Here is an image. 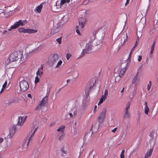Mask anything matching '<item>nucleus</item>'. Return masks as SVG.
<instances>
[{
  "label": "nucleus",
  "instance_id": "1",
  "mask_svg": "<svg viewBox=\"0 0 158 158\" xmlns=\"http://www.w3.org/2000/svg\"><path fill=\"white\" fill-rule=\"evenodd\" d=\"M19 58L23 62L25 61V58H24L22 52L18 51L10 53L8 60L10 62H12L17 61Z\"/></svg>",
  "mask_w": 158,
  "mask_h": 158
},
{
  "label": "nucleus",
  "instance_id": "2",
  "mask_svg": "<svg viewBox=\"0 0 158 158\" xmlns=\"http://www.w3.org/2000/svg\"><path fill=\"white\" fill-rule=\"evenodd\" d=\"M19 87L20 90L22 92H25L28 88L29 85L27 81L25 80H23L20 81L19 83Z\"/></svg>",
  "mask_w": 158,
  "mask_h": 158
},
{
  "label": "nucleus",
  "instance_id": "3",
  "mask_svg": "<svg viewBox=\"0 0 158 158\" xmlns=\"http://www.w3.org/2000/svg\"><path fill=\"white\" fill-rule=\"evenodd\" d=\"M92 50V45L90 42H89L86 44L85 48L83 50V51L80 57L83 56L85 54L90 53Z\"/></svg>",
  "mask_w": 158,
  "mask_h": 158
},
{
  "label": "nucleus",
  "instance_id": "4",
  "mask_svg": "<svg viewBox=\"0 0 158 158\" xmlns=\"http://www.w3.org/2000/svg\"><path fill=\"white\" fill-rule=\"evenodd\" d=\"M58 59V56L57 54H54L50 56L48 59V62L49 64L53 65L56 63Z\"/></svg>",
  "mask_w": 158,
  "mask_h": 158
},
{
  "label": "nucleus",
  "instance_id": "5",
  "mask_svg": "<svg viewBox=\"0 0 158 158\" xmlns=\"http://www.w3.org/2000/svg\"><path fill=\"white\" fill-rule=\"evenodd\" d=\"M106 112V109L105 108H103L98 117L97 120L99 123H102L104 122L105 118Z\"/></svg>",
  "mask_w": 158,
  "mask_h": 158
},
{
  "label": "nucleus",
  "instance_id": "6",
  "mask_svg": "<svg viewBox=\"0 0 158 158\" xmlns=\"http://www.w3.org/2000/svg\"><path fill=\"white\" fill-rule=\"evenodd\" d=\"M19 32L28 33L29 34L34 33L37 32V30L30 29H25L23 27H20L18 28Z\"/></svg>",
  "mask_w": 158,
  "mask_h": 158
},
{
  "label": "nucleus",
  "instance_id": "7",
  "mask_svg": "<svg viewBox=\"0 0 158 158\" xmlns=\"http://www.w3.org/2000/svg\"><path fill=\"white\" fill-rule=\"evenodd\" d=\"M78 20L79 29H82L86 22V19L85 18L81 17L79 18Z\"/></svg>",
  "mask_w": 158,
  "mask_h": 158
},
{
  "label": "nucleus",
  "instance_id": "8",
  "mask_svg": "<svg viewBox=\"0 0 158 158\" xmlns=\"http://www.w3.org/2000/svg\"><path fill=\"white\" fill-rule=\"evenodd\" d=\"M27 23V21L26 20H19L18 22H16L15 23L14 25L16 28H18L20 26H23L25 25Z\"/></svg>",
  "mask_w": 158,
  "mask_h": 158
},
{
  "label": "nucleus",
  "instance_id": "9",
  "mask_svg": "<svg viewBox=\"0 0 158 158\" xmlns=\"http://www.w3.org/2000/svg\"><path fill=\"white\" fill-rule=\"evenodd\" d=\"M10 133L8 135L9 138H11L14 135L16 132V127L15 125H13L11 127L9 130Z\"/></svg>",
  "mask_w": 158,
  "mask_h": 158
},
{
  "label": "nucleus",
  "instance_id": "10",
  "mask_svg": "<svg viewBox=\"0 0 158 158\" xmlns=\"http://www.w3.org/2000/svg\"><path fill=\"white\" fill-rule=\"evenodd\" d=\"M48 98L47 97H44L42 100L41 102L38 105L37 107V109H40L41 107L44 106L48 102Z\"/></svg>",
  "mask_w": 158,
  "mask_h": 158
},
{
  "label": "nucleus",
  "instance_id": "11",
  "mask_svg": "<svg viewBox=\"0 0 158 158\" xmlns=\"http://www.w3.org/2000/svg\"><path fill=\"white\" fill-rule=\"evenodd\" d=\"M27 118V116H20L18 118V121L17 125L21 126L25 122Z\"/></svg>",
  "mask_w": 158,
  "mask_h": 158
},
{
  "label": "nucleus",
  "instance_id": "12",
  "mask_svg": "<svg viewBox=\"0 0 158 158\" xmlns=\"http://www.w3.org/2000/svg\"><path fill=\"white\" fill-rule=\"evenodd\" d=\"M120 36L121 37V40L122 45L124 44L125 42L127 41V36L126 33H123L120 34Z\"/></svg>",
  "mask_w": 158,
  "mask_h": 158
},
{
  "label": "nucleus",
  "instance_id": "13",
  "mask_svg": "<svg viewBox=\"0 0 158 158\" xmlns=\"http://www.w3.org/2000/svg\"><path fill=\"white\" fill-rule=\"evenodd\" d=\"M126 67L121 69L119 68L118 69V73L120 77H122L126 71Z\"/></svg>",
  "mask_w": 158,
  "mask_h": 158
},
{
  "label": "nucleus",
  "instance_id": "14",
  "mask_svg": "<svg viewBox=\"0 0 158 158\" xmlns=\"http://www.w3.org/2000/svg\"><path fill=\"white\" fill-rule=\"evenodd\" d=\"M36 128L35 129L34 131L32 133L30 137L28 139V140L27 144V146H28L30 144L31 142V140H32V138L34 136V134L35 132L38 129V127H35Z\"/></svg>",
  "mask_w": 158,
  "mask_h": 158
},
{
  "label": "nucleus",
  "instance_id": "15",
  "mask_svg": "<svg viewBox=\"0 0 158 158\" xmlns=\"http://www.w3.org/2000/svg\"><path fill=\"white\" fill-rule=\"evenodd\" d=\"M37 127L38 128V122L36 121H35L33 122L32 124L31 125V133L32 132V131L34 130H35L36 127Z\"/></svg>",
  "mask_w": 158,
  "mask_h": 158
},
{
  "label": "nucleus",
  "instance_id": "16",
  "mask_svg": "<svg viewBox=\"0 0 158 158\" xmlns=\"http://www.w3.org/2000/svg\"><path fill=\"white\" fill-rule=\"evenodd\" d=\"M144 105L145 106L144 108V112L145 114H148V112L149 111V110L148 106V103L147 102H145L144 103Z\"/></svg>",
  "mask_w": 158,
  "mask_h": 158
},
{
  "label": "nucleus",
  "instance_id": "17",
  "mask_svg": "<svg viewBox=\"0 0 158 158\" xmlns=\"http://www.w3.org/2000/svg\"><path fill=\"white\" fill-rule=\"evenodd\" d=\"M58 135L59 136L58 139L59 140L61 141L63 139L64 137V132H61L58 133Z\"/></svg>",
  "mask_w": 158,
  "mask_h": 158
},
{
  "label": "nucleus",
  "instance_id": "18",
  "mask_svg": "<svg viewBox=\"0 0 158 158\" xmlns=\"http://www.w3.org/2000/svg\"><path fill=\"white\" fill-rule=\"evenodd\" d=\"M62 5H60L59 2L57 1L56 3V5H54L53 8L54 9H58L60 8Z\"/></svg>",
  "mask_w": 158,
  "mask_h": 158
},
{
  "label": "nucleus",
  "instance_id": "19",
  "mask_svg": "<svg viewBox=\"0 0 158 158\" xmlns=\"http://www.w3.org/2000/svg\"><path fill=\"white\" fill-rule=\"evenodd\" d=\"M124 117L125 118H128L130 116V113L128 111V110H125V112L124 114Z\"/></svg>",
  "mask_w": 158,
  "mask_h": 158
},
{
  "label": "nucleus",
  "instance_id": "20",
  "mask_svg": "<svg viewBox=\"0 0 158 158\" xmlns=\"http://www.w3.org/2000/svg\"><path fill=\"white\" fill-rule=\"evenodd\" d=\"M6 106H8L12 104L11 100H7L5 101L4 103Z\"/></svg>",
  "mask_w": 158,
  "mask_h": 158
},
{
  "label": "nucleus",
  "instance_id": "21",
  "mask_svg": "<svg viewBox=\"0 0 158 158\" xmlns=\"http://www.w3.org/2000/svg\"><path fill=\"white\" fill-rule=\"evenodd\" d=\"M138 75H139V72H137V73L135 75L134 77V78H133V79L132 81V83L133 84H134L136 81Z\"/></svg>",
  "mask_w": 158,
  "mask_h": 158
},
{
  "label": "nucleus",
  "instance_id": "22",
  "mask_svg": "<svg viewBox=\"0 0 158 158\" xmlns=\"http://www.w3.org/2000/svg\"><path fill=\"white\" fill-rule=\"evenodd\" d=\"M65 128V126H60L57 129V131H58L60 132V133H61V132H63V131L64 129Z\"/></svg>",
  "mask_w": 158,
  "mask_h": 158
},
{
  "label": "nucleus",
  "instance_id": "23",
  "mask_svg": "<svg viewBox=\"0 0 158 158\" xmlns=\"http://www.w3.org/2000/svg\"><path fill=\"white\" fill-rule=\"evenodd\" d=\"M7 81H6L2 85V88L0 91V93H2L4 90V89L6 88V86L7 85Z\"/></svg>",
  "mask_w": 158,
  "mask_h": 158
},
{
  "label": "nucleus",
  "instance_id": "24",
  "mask_svg": "<svg viewBox=\"0 0 158 158\" xmlns=\"http://www.w3.org/2000/svg\"><path fill=\"white\" fill-rule=\"evenodd\" d=\"M42 7V6L40 5L39 6H38L36 8V10L38 13H40L41 11V9Z\"/></svg>",
  "mask_w": 158,
  "mask_h": 158
},
{
  "label": "nucleus",
  "instance_id": "25",
  "mask_svg": "<svg viewBox=\"0 0 158 158\" xmlns=\"http://www.w3.org/2000/svg\"><path fill=\"white\" fill-rule=\"evenodd\" d=\"M106 98L104 96H102L101 98L100 101L98 102V104H100L102 103L105 100Z\"/></svg>",
  "mask_w": 158,
  "mask_h": 158
},
{
  "label": "nucleus",
  "instance_id": "26",
  "mask_svg": "<svg viewBox=\"0 0 158 158\" xmlns=\"http://www.w3.org/2000/svg\"><path fill=\"white\" fill-rule=\"evenodd\" d=\"M70 0H61V2L60 3V5H63L66 2L69 3L70 2Z\"/></svg>",
  "mask_w": 158,
  "mask_h": 158
},
{
  "label": "nucleus",
  "instance_id": "27",
  "mask_svg": "<svg viewBox=\"0 0 158 158\" xmlns=\"http://www.w3.org/2000/svg\"><path fill=\"white\" fill-rule=\"evenodd\" d=\"M12 103L18 102H19V99L18 98H15L12 99L11 100Z\"/></svg>",
  "mask_w": 158,
  "mask_h": 158
},
{
  "label": "nucleus",
  "instance_id": "28",
  "mask_svg": "<svg viewBox=\"0 0 158 158\" xmlns=\"http://www.w3.org/2000/svg\"><path fill=\"white\" fill-rule=\"evenodd\" d=\"M62 61L61 60H60L58 61L57 63V64L56 67V68L60 67V66L61 65L62 63Z\"/></svg>",
  "mask_w": 158,
  "mask_h": 158
},
{
  "label": "nucleus",
  "instance_id": "29",
  "mask_svg": "<svg viewBox=\"0 0 158 158\" xmlns=\"http://www.w3.org/2000/svg\"><path fill=\"white\" fill-rule=\"evenodd\" d=\"M43 71H39L38 70L36 72V74L37 76H38L40 77L43 74Z\"/></svg>",
  "mask_w": 158,
  "mask_h": 158
},
{
  "label": "nucleus",
  "instance_id": "30",
  "mask_svg": "<svg viewBox=\"0 0 158 158\" xmlns=\"http://www.w3.org/2000/svg\"><path fill=\"white\" fill-rule=\"evenodd\" d=\"M43 71H39L38 70L36 72V74L37 76H38L40 77L43 74Z\"/></svg>",
  "mask_w": 158,
  "mask_h": 158
},
{
  "label": "nucleus",
  "instance_id": "31",
  "mask_svg": "<svg viewBox=\"0 0 158 158\" xmlns=\"http://www.w3.org/2000/svg\"><path fill=\"white\" fill-rule=\"evenodd\" d=\"M43 71H39L38 70L36 72V74L37 76H38L40 77L43 74Z\"/></svg>",
  "mask_w": 158,
  "mask_h": 158
},
{
  "label": "nucleus",
  "instance_id": "32",
  "mask_svg": "<svg viewBox=\"0 0 158 158\" xmlns=\"http://www.w3.org/2000/svg\"><path fill=\"white\" fill-rule=\"evenodd\" d=\"M40 78V77L38 76H37L35 77V84H37L38 82L39 81Z\"/></svg>",
  "mask_w": 158,
  "mask_h": 158
},
{
  "label": "nucleus",
  "instance_id": "33",
  "mask_svg": "<svg viewBox=\"0 0 158 158\" xmlns=\"http://www.w3.org/2000/svg\"><path fill=\"white\" fill-rule=\"evenodd\" d=\"M91 88L90 87L89 88H86L85 89V94L86 95H88L89 94V91Z\"/></svg>",
  "mask_w": 158,
  "mask_h": 158
},
{
  "label": "nucleus",
  "instance_id": "34",
  "mask_svg": "<svg viewBox=\"0 0 158 158\" xmlns=\"http://www.w3.org/2000/svg\"><path fill=\"white\" fill-rule=\"evenodd\" d=\"M152 85V82L150 81L149 82V84H148L147 85V89L148 91H149L151 88Z\"/></svg>",
  "mask_w": 158,
  "mask_h": 158
},
{
  "label": "nucleus",
  "instance_id": "35",
  "mask_svg": "<svg viewBox=\"0 0 158 158\" xmlns=\"http://www.w3.org/2000/svg\"><path fill=\"white\" fill-rule=\"evenodd\" d=\"M108 91L107 89H106L105 91V92L104 93V95H102V96H104L106 98L108 96Z\"/></svg>",
  "mask_w": 158,
  "mask_h": 158
},
{
  "label": "nucleus",
  "instance_id": "36",
  "mask_svg": "<svg viewBox=\"0 0 158 158\" xmlns=\"http://www.w3.org/2000/svg\"><path fill=\"white\" fill-rule=\"evenodd\" d=\"M71 56L72 55L70 53H67L66 56L67 59V60H69Z\"/></svg>",
  "mask_w": 158,
  "mask_h": 158
},
{
  "label": "nucleus",
  "instance_id": "37",
  "mask_svg": "<svg viewBox=\"0 0 158 158\" xmlns=\"http://www.w3.org/2000/svg\"><path fill=\"white\" fill-rule=\"evenodd\" d=\"M132 53H129V56H128V58H127V61L128 62H130V61H131V55H132Z\"/></svg>",
  "mask_w": 158,
  "mask_h": 158
},
{
  "label": "nucleus",
  "instance_id": "38",
  "mask_svg": "<svg viewBox=\"0 0 158 158\" xmlns=\"http://www.w3.org/2000/svg\"><path fill=\"white\" fill-rule=\"evenodd\" d=\"M76 28H77V29H76V32L79 35H80V31L78 29V28H79V26H76Z\"/></svg>",
  "mask_w": 158,
  "mask_h": 158
},
{
  "label": "nucleus",
  "instance_id": "39",
  "mask_svg": "<svg viewBox=\"0 0 158 158\" xmlns=\"http://www.w3.org/2000/svg\"><path fill=\"white\" fill-rule=\"evenodd\" d=\"M89 0H85L82 2V4L85 5H87L89 2Z\"/></svg>",
  "mask_w": 158,
  "mask_h": 158
},
{
  "label": "nucleus",
  "instance_id": "40",
  "mask_svg": "<svg viewBox=\"0 0 158 158\" xmlns=\"http://www.w3.org/2000/svg\"><path fill=\"white\" fill-rule=\"evenodd\" d=\"M16 29V28H15L14 25V24L13 25H12V26H11V27H10V28L8 29V30L9 31H11L12 29Z\"/></svg>",
  "mask_w": 158,
  "mask_h": 158
},
{
  "label": "nucleus",
  "instance_id": "41",
  "mask_svg": "<svg viewBox=\"0 0 158 158\" xmlns=\"http://www.w3.org/2000/svg\"><path fill=\"white\" fill-rule=\"evenodd\" d=\"M61 37H60L58 39H56V41L57 42H58L59 44H60L61 43Z\"/></svg>",
  "mask_w": 158,
  "mask_h": 158
},
{
  "label": "nucleus",
  "instance_id": "42",
  "mask_svg": "<svg viewBox=\"0 0 158 158\" xmlns=\"http://www.w3.org/2000/svg\"><path fill=\"white\" fill-rule=\"evenodd\" d=\"M43 68H44V65L42 64L41 65L40 67V68H39L38 71H43Z\"/></svg>",
  "mask_w": 158,
  "mask_h": 158
},
{
  "label": "nucleus",
  "instance_id": "43",
  "mask_svg": "<svg viewBox=\"0 0 158 158\" xmlns=\"http://www.w3.org/2000/svg\"><path fill=\"white\" fill-rule=\"evenodd\" d=\"M130 106V103L128 102L127 104L126 105V106L125 108V110H128Z\"/></svg>",
  "mask_w": 158,
  "mask_h": 158
},
{
  "label": "nucleus",
  "instance_id": "44",
  "mask_svg": "<svg viewBox=\"0 0 158 158\" xmlns=\"http://www.w3.org/2000/svg\"><path fill=\"white\" fill-rule=\"evenodd\" d=\"M142 59V56H139L138 58V61L139 62H140Z\"/></svg>",
  "mask_w": 158,
  "mask_h": 158
},
{
  "label": "nucleus",
  "instance_id": "45",
  "mask_svg": "<svg viewBox=\"0 0 158 158\" xmlns=\"http://www.w3.org/2000/svg\"><path fill=\"white\" fill-rule=\"evenodd\" d=\"M117 129V128L115 127L112 130L111 132L113 133H115Z\"/></svg>",
  "mask_w": 158,
  "mask_h": 158
},
{
  "label": "nucleus",
  "instance_id": "46",
  "mask_svg": "<svg viewBox=\"0 0 158 158\" xmlns=\"http://www.w3.org/2000/svg\"><path fill=\"white\" fill-rule=\"evenodd\" d=\"M154 47H155V45H154V44H153L151 46V49L154 50Z\"/></svg>",
  "mask_w": 158,
  "mask_h": 158
},
{
  "label": "nucleus",
  "instance_id": "47",
  "mask_svg": "<svg viewBox=\"0 0 158 158\" xmlns=\"http://www.w3.org/2000/svg\"><path fill=\"white\" fill-rule=\"evenodd\" d=\"M61 151L64 154H66V152L63 149H61Z\"/></svg>",
  "mask_w": 158,
  "mask_h": 158
},
{
  "label": "nucleus",
  "instance_id": "48",
  "mask_svg": "<svg viewBox=\"0 0 158 158\" xmlns=\"http://www.w3.org/2000/svg\"><path fill=\"white\" fill-rule=\"evenodd\" d=\"M130 0H127L126 3L125 4V6H126L127 4H128Z\"/></svg>",
  "mask_w": 158,
  "mask_h": 158
},
{
  "label": "nucleus",
  "instance_id": "49",
  "mask_svg": "<svg viewBox=\"0 0 158 158\" xmlns=\"http://www.w3.org/2000/svg\"><path fill=\"white\" fill-rule=\"evenodd\" d=\"M4 140L2 138H0V143L3 142Z\"/></svg>",
  "mask_w": 158,
  "mask_h": 158
},
{
  "label": "nucleus",
  "instance_id": "50",
  "mask_svg": "<svg viewBox=\"0 0 158 158\" xmlns=\"http://www.w3.org/2000/svg\"><path fill=\"white\" fill-rule=\"evenodd\" d=\"M41 46H39L38 48H37L36 49H35V51H37L38 50V49H40V50L41 49Z\"/></svg>",
  "mask_w": 158,
  "mask_h": 158
},
{
  "label": "nucleus",
  "instance_id": "51",
  "mask_svg": "<svg viewBox=\"0 0 158 158\" xmlns=\"http://www.w3.org/2000/svg\"><path fill=\"white\" fill-rule=\"evenodd\" d=\"M97 107V106H95L94 109V112H96V109Z\"/></svg>",
  "mask_w": 158,
  "mask_h": 158
},
{
  "label": "nucleus",
  "instance_id": "52",
  "mask_svg": "<svg viewBox=\"0 0 158 158\" xmlns=\"http://www.w3.org/2000/svg\"><path fill=\"white\" fill-rule=\"evenodd\" d=\"M120 157H121V158H125L124 154H120Z\"/></svg>",
  "mask_w": 158,
  "mask_h": 158
},
{
  "label": "nucleus",
  "instance_id": "53",
  "mask_svg": "<svg viewBox=\"0 0 158 158\" xmlns=\"http://www.w3.org/2000/svg\"><path fill=\"white\" fill-rule=\"evenodd\" d=\"M153 51H154L153 50L151 49V50L150 51V55H152L153 53Z\"/></svg>",
  "mask_w": 158,
  "mask_h": 158
},
{
  "label": "nucleus",
  "instance_id": "54",
  "mask_svg": "<svg viewBox=\"0 0 158 158\" xmlns=\"http://www.w3.org/2000/svg\"><path fill=\"white\" fill-rule=\"evenodd\" d=\"M134 49H135L134 48H132L131 49V52H130V53H131L132 54V53L133 52V51H134Z\"/></svg>",
  "mask_w": 158,
  "mask_h": 158
},
{
  "label": "nucleus",
  "instance_id": "55",
  "mask_svg": "<svg viewBox=\"0 0 158 158\" xmlns=\"http://www.w3.org/2000/svg\"><path fill=\"white\" fill-rule=\"evenodd\" d=\"M27 97L29 98H31V95L30 94H28L27 95Z\"/></svg>",
  "mask_w": 158,
  "mask_h": 158
},
{
  "label": "nucleus",
  "instance_id": "56",
  "mask_svg": "<svg viewBox=\"0 0 158 158\" xmlns=\"http://www.w3.org/2000/svg\"><path fill=\"white\" fill-rule=\"evenodd\" d=\"M124 152H125L124 150H122L121 154H124Z\"/></svg>",
  "mask_w": 158,
  "mask_h": 158
},
{
  "label": "nucleus",
  "instance_id": "57",
  "mask_svg": "<svg viewBox=\"0 0 158 158\" xmlns=\"http://www.w3.org/2000/svg\"><path fill=\"white\" fill-rule=\"evenodd\" d=\"M69 115L71 117H73V115L71 113H69Z\"/></svg>",
  "mask_w": 158,
  "mask_h": 158
},
{
  "label": "nucleus",
  "instance_id": "58",
  "mask_svg": "<svg viewBox=\"0 0 158 158\" xmlns=\"http://www.w3.org/2000/svg\"><path fill=\"white\" fill-rule=\"evenodd\" d=\"M7 32V31L6 30H4L3 31V34H5Z\"/></svg>",
  "mask_w": 158,
  "mask_h": 158
},
{
  "label": "nucleus",
  "instance_id": "59",
  "mask_svg": "<svg viewBox=\"0 0 158 158\" xmlns=\"http://www.w3.org/2000/svg\"><path fill=\"white\" fill-rule=\"evenodd\" d=\"M124 88H123L121 90V93H123L124 90Z\"/></svg>",
  "mask_w": 158,
  "mask_h": 158
},
{
  "label": "nucleus",
  "instance_id": "60",
  "mask_svg": "<svg viewBox=\"0 0 158 158\" xmlns=\"http://www.w3.org/2000/svg\"><path fill=\"white\" fill-rule=\"evenodd\" d=\"M89 133H90V132H89V133H86V134H85V136H86V135H87L88 134H89Z\"/></svg>",
  "mask_w": 158,
  "mask_h": 158
},
{
  "label": "nucleus",
  "instance_id": "61",
  "mask_svg": "<svg viewBox=\"0 0 158 158\" xmlns=\"http://www.w3.org/2000/svg\"><path fill=\"white\" fill-rule=\"evenodd\" d=\"M136 46V44H135V45L133 47V48H134V49H135V48Z\"/></svg>",
  "mask_w": 158,
  "mask_h": 158
},
{
  "label": "nucleus",
  "instance_id": "62",
  "mask_svg": "<svg viewBox=\"0 0 158 158\" xmlns=\"http://www.w3.org/2000/svg\"><path fill=\"white\" fill-rule=\"evenodd\" d=\"M50 34H51V35H53V33H52V31L50 32Z\"/></svg>",
  "mask_w": 158,
  "mask_h": 158
},
{
  "label": "nucleus",
  "instance_id": "63",
  "mask_svg": "<svg viewBox=\"0 0 158 158\" xmlns=\"http://www.w3.org/2000/svg\"><path fill=\"white\" fill-rule=\"evenodd\" d=\"M130 127V125H127V128L129 127Z\"/></svg>",
  "mask_w": 158,
  "mask_h": 158
},
{
  "label": "nucleus",
  "instance_id": "64",
  "mask_svg": "<svg viewBox=\"0 0 158 158\" xmlns=\"http://www.w3.org/2000/svg\"><path fill=\"white\" fill-rule=\"evenodd\" d=\"M140 37H141V36H140V37H139V36H138V37H137V39H139L140 38Z\"/></svg>",
  "mask_w": 158,
  "mask_h": 158
}]
</instances>
